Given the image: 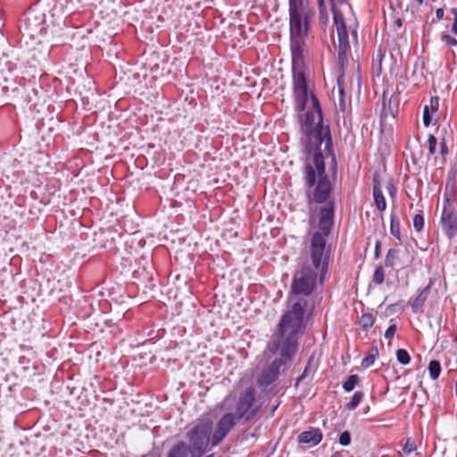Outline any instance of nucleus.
<instances>
[{
	"instance_id": "c9c22d12",
	"label": "nucleus",
	"mask_w": 457,
	"mask_h": 457,
	"mask_svg": "<svg viewBox=\"0 0 457 457\" xmlns=\"http://www.w3.org/2000/svg\"><path fill=\"white\" fill-rule=\"evenodd\" d=\"M309 369H310V362L305 367V369L303 371L302 375L297 378L296 382H295V386H297L300 384V382L302 380H303L308 376Z\"/></svg>"
},
{
	"instance_id": "6ab92c4d",
	"label": "nucleus",
	"mask_w": 457,
	"mask_h": 457,
	"mask_svg": "<svg viewBox=\"0 0 457 457\" xmlns=\"http://www.w3.org/2000/svg\"><path fill=\"white\" fill-rule=\"evenodd\" d=\"M378 355V350L377 347H371L368 354L362 359L361 366L363 368H369L374 364L376 357Z\"/></svg>"
},
{
	"instance_id": "f8f14e48",
	"label": "nucleus",
	"mask_w": 457,
	"mask_h": 457,
	"mask_svg": "<svg viewBox=\"0 0 457 457\" xmlns=\"http://www.w3.org/2000/svg\"><path fill=\"white\" fill-rule=\"evenodd\" d=\"M322 440V433L319 428H312L308 431H303L298 436V442L306 444L311 446H315Z\"/></svg>"
},
{
	"instance_id": "4be33fe9",
	"label": "nucleus",
	"mask_w": 457,
	"mask_h": 457,
	"mask_svg": "<svg viewBox=\"0 0 457 457\" xmlns=\"http://www.w3.org/2000/svg\"><path fill=\"white\" fill-rule=\"evenodd\" d=\"M360 377L356 374L350 375L348 378L343 383V388L346 392H351L353 390L355 386L359 383Z\"/></svg>"
},
{
	"instance_id": "58836bf2",
	"label": "nucleus",
	"mask_w": 457,
	"mask_h": 457,
	"mask_svg": "<svg viewBox=\"0 0 457 457\" xmlns=\"http://www.w3.org/2000/svg\"><path fill=\"white\" fill-rule=\"evenodd\" d=\"M380 249H381V243L380 241H377L375 245V250H374V255L376 258H378L380 256Z\"/></svg>"
},
{
	"instance_id": "0eeeda50",
	"label": "nucleus",
	"mask_w": 457,
	"mask_h": 457,
	"mask_svg": "<svg viewBox=\"0 0 457 457\" xmlns=\"http://www.w3.org/2000/svg\"><path fill=\"white\" fill-rule=\"evenodd\" d=\"M254 402L255 388L251 386L240 394L237 402L235 416L238 420L247 422L255 416L257 407L253 406Z\"/></svg>"
},
{
	"instance_id": "cd10ccee",
	"label": "nucleus",
	"mask_w": 457,
	"mask_h": 457,
	"mask_svg": "<svg viewBox=\"0 0 457 457\" xmlns=\"http://www.w3.org/2000/svg\"><path fill=\"white\" fill-rule=\"evenodd\" d=\"M428 153H429V154L433 155L436 153V143H437L436 137L434 135L430 134L428 136Z\"/></svg>"
},
{
	"instance_id": "6e6552de",
	"label": "nucleus",
	"mask_w": 457,
	"mask_h": 457,
	"mask_svg": "<svg viewBox=\"0 0 457 457\" xmlns=\"http://www.w3.org/2000/svg\"><path fill=\"white\" fill-rule=\"evenodd\" d=\"M22 32L30 38L42 35L45 32L44 14L36 9H29L23 19Z\"/></svg>"
},
{
	"instance_id": "a211bd4d",
	"label": "nucleus",
	"mask_w": 457,
	"mask_h": 457,
	"mask_svg": "<svg viewBox=\"0 0 457 457\" xmlns=\"http://www.w3.org/2000/svg\"><path fill=\"white\" fill-rule=\"evenodd\" d=\"M374 323L375 317L370 312L363 313L359 320V325L363 330H368L374 325Z\"/></svg>"
},
{
	"instance_id": "a878e982",
	"label": "nucleus",
	"mask_w": 457,
	"mask_h": 457,
	"mask_svg": "<svg viewBox=\"0 0 457 457\" xmlns=\"http://www.w3.org/2000/svg\"><path fill=\"white\" fill-rule=\"evenodd\" d=\"M385 280V271L382 266L376 268L373 274V282L377 285H381Z\"/></svg>"
},
{
	"instance_id": "9b49d317",
	"label": "nucleus",
	"mask_w": 457,
	"mask_h": 457,
	"mask_svg": "<svg viewBox=\"0 0 457 457\" xmlns=\"http://www.w3.org/2000/svg\"><path fill=\"white\" fill-rule=\"evenodd\" d=\"M334 203L328 202L324 207L320 208L319 228L322 236H328L334 225Z\"/></svg>"
},
{
	"instance_id": "7ed1b4c3",
	"label": "nucleus",
	"mask_w": 457,
	"mask_h": 457,
	"mask_svg": "<svg viewBox=\"0 0 457 457\" xmlns=\"http://www.w3.org/2000/svg\"><path fill=\"white\" fill-rule=\"evenodd\" d=\"M212 423L209 420H203L187 433L190 457H202L205 453L209 444L212 445Z\"/></svg>"
},
{
	"instance_id": "c756f323",
	"label": "nucleus",
	"mask_w": 457,
	"mask_h": 457,
	"mask_svg": "<svg viewBox=\"0 0 457 457\" xmlns=\"http://www.w3.org/2000/svg\"><path fill=\"white\" fill-rule=\"evenodd\" d=\"M385 54L381 48L378 50L375 62H377V71L378 74H379L382 71V60L384 58Z\"/></svg>"
},
{
	"instance_id": "393cba45",
	"label": "nucleus",
	"mask_w": 457,
	"mask_h": 457,
	"mask_svg": "<svg viewBox=\"0 0 457 457\" xmlns=\"http://www.w3.org/2000/svg\"><path fill=\"white\" fill-rule=\"evenodd\" d=\"M396 358L397 361L403 365H407L411 361L410 354L404 349H398L396 351Z\"/></svg>"
},
{
	"instance_id": "79ce46f5",
	"label": "nucleus",
	"mask_w": 457,
	"mask_h": 457,
	"mask_svg": "<svg viewBox=\"0 0 457 457\" xmlns=\"http://www.w3.org/2000/svg\"><path fill=\"white\" fill-rule=\"evenodd\" d=\"M452 31L457 35V19L453 20V23L452 25Z\"/></svg>"
},
{
	"instance_id": "5701e85b",
	"label": "nucleus",
	"mask_w": 457,
	"mask_h": 457,
	"mask_svg": "<svg viewBox=\"0 0 457 457\" xmlns=\"http://www.w3.org/2000/svg\"><path fill=\"white\" fill-rule=\"evenodd\" d=\"M399 251L395 248H390L387 251V253L385 258V266L387 268H392L395 265V261L398 256Z\"/></svg>"
},
{
	"instance_id": "c85d7f7f",
	"label": "nucleus",
	"mask_w": 457,
	"mask_h": 457,
	"mask_svg": "<svg viewBox=\"0 0 457 457\" xmlns=\"http://www.w3.org/2000/svg\"><path fill=\"white\" fill-rule=\"evenodd\" d=\"M351 443V435L348 431H344L339 436V444L343 446H347Z\"/></svg>"
},
{
	"instance_id": "39448f33",
	"label": "nucleus",
	"mask_w": 457,
	"mask_h": 457,
	"mask_svg": "<svg viewBox=\"0 0 457 457\" xmlns=\"http://www.w3.org/2000/svg\"><path fill=\"white\" fill-rule=\"evenodd\" d=\"M319 270L312 269L311 266L304 264L295 273L292 291L295 295H311L315 287L316 279Z\"/></svg>"
},
{
	"instance_id": "dca6fc26",
	"label": "nucleus",
	"mask_w": 457,
	"mask_h": 457,
	"mask_svg": "<svg viewBox=\"0 0 457 457\" xmlns=\"http://www.w3.org/2000/svg\"><path fill=\"white\" fill-rule=\"evenodd\" d=\"M188 448L184 442H179L169 452L167 457H188Z\"/></svg>"
},
{
	"instance_id": "20e7f679",
	"label": "nucleus",
	"mask_w": 457,
	"mask_h": 457,
	"mask_svg": "<svg viewBox=\"0 0 457 457\" xmlns=\"http://www.w3.org/2000/svg\"><path fill=\"white\" fill-rule=\"evenodd\" d=\"M329 249L326 247V240L320 232H315L311 239L310 254L312 268L320 271V280L327 273L329 261Z\"/></svg>"
},
{
	"instance_id": "7c9ffc66",
	"label": "nucleus",
	"mask_w": 457,
	"mask_h": 457,
	"mask_svg": "<svg viewBox=\"0 0 457 457\" xmlns=\"http://www.w3.org/2000/svg\"><path fill=\"white\" fill-rule=\"evenodd\" d=\"M423 123L426 127H428L431 124V116L429 114L428 105H426L423 110Z\"/></svg>"
},
{
	"instance_id": "a18cd8bd",
	"label": "nucleus",
	"mask_w": 457,
	"mask_h": 457,
	"mask_svg": "<svg viewBox=\"0 0 457 457\" xmlns=\"http://www.w3.org/2000/svg\"><path fill=\"white\" fill-rule=\"evenodd\" d=\"M396 25L398 27H401L402 26V20L401 19H397L396 21H395Z\"/></svg>"
},
{
	"instance_id": "c03bdc74",
	"label": "nucleus",
	"mask_w": 457,
	"mask_h": 457,
	"mask_svg": "<svg viewBox=\"0 0 457 457\" xmlns=\"http://www.w3.org/2000/svg\"><path fill=\"white\" fill-rule=\"evenodd\" d=\"M452 13L453 14L454 19H457V8L456 7L452 9Z\"/></svg>"
},
{
	"instance_id": "ea45409f",
	"label": "nucleus",
	"mask_w": 457,
	"mask_h": 457,
	"mask_svg": "<svg viewBox=\"0 0 457 457\" xmlns=\"http://www.w3.org/2000/svg\"><path fill=\"white\" fill-rule=\"evenodd\" d=\"M444 14H445V11L443 8H437L436 11V16L438 20H441L443 19L444 17Z\"/></svg>"
},
{
	"instance_id": "bb28decb",
	"label": "nucleus",
	"mask_w": 457,
	"mask_h": 457,
	"mask_svg": "<svg viewBox=\"0 0 457 457\" xmlns=\"http://www.w3.org/2000/svg\"><path fill=\"white\" fill-rule=\"evenodd\" d=\"M413 227H414V229L417 231V232H420L423 229V227H424V217L422 214L419 213V214H416L413 218Z\"/></svg>"
},
{
	"instance_id": "8fccbe9b",
	"label": "nucleus",
	"mask_w": 457,
	"mask_h": 457,
	"mask_svg": "<svg viewBox=\"0 0 457 457\" xmlns=\"http://www.w3.org/2000/svg\"><path fill=\"white\" fill-rule=\"evenodd\" d=\"M205 457H213V454L207 455Z\"/></svg>"
},
{
	"instance_id": "1a4fd4ad",
	"label": "nucleus",
	"mask_w": 457,
	"mask_h": 457,
	"mask_svg": "<svg viewBox=\"0 0 457 457\" xmlns=\"http://www.w3.org/2000/svg\"><path fill=\"white\" fill-rule=\"evenodd\" d=\"M237 417L232 412L224 414L217 422L212 436V446L218 445L235 427Z\"/></svg>"
},
{
	"instance_id": "ddd939ff",
	"label": "nucleus",
	"mask_w": 457,
	"mask_h": 457,
	"mask_svg": "<svg viewBox=\"0 0 457 457\" xmlns=\"http://www.w3.org/2000/svg\"><path fill=\"white\" fill-rule=\"evenodd\" d=\"M432 285L433 282L430 281L427 287H425L421 291H420L417 297L411 303V310L414 313H417L421 310L426 300L428 299Z\"/></svg>"
},
{
	"instance_id": "4c0bfd02",
	"label": "nucleus",
	"mask_w": 457,
	"mask_h": 457,
	"mask_svg": "<svg viewBox=\"0 0 457 457\" xmlns=\"http://www.w3.org/2000/svg\"><path fill=\"white\" fill-rule=\"evenodd\" d=\"M451 194L452 193L445 192V195H444V198H445L444 205L446 204L447 206H452Z\"/></svg>"
},
{
	"instance_id": "9d476101",
	"label": "nucleus",
	"mask_w": 457,
	"mask_h": 457,
	"mask_svg": "<svg viewBox=\"0 0 457 457\" xmlns=\"http://www.w3.org/2000/svg\"><path fill=\"white\" fill-rule=\"evenodd\" d=\"M441 225L445 235L452 239L457 234V212L453 206L445 204L442 215Z\"/></svg>"
},
{
	"instance_id": "f704fd0d",
	"label": "nucleus",
	"mask_w": 457,
	"mask_h": 457,
	"mask_svg": "<svg viewBox=\"0 0 457 457\" xmlns=\"http://www.w3.org/2000/svg\"><path fill=\"white\" fill-rule=\"evenodd\" d=\"M416 449V445L414 443L410 442V439L407 440L406 444L403 445V451L406 454H410Z\"/></svg>"
},
{
	"instance_id": "2eb2a0df",
	"label": "nucleus",
	"mask_w": 457,
	"mask_h": 457,
	"mask_svg": "<svg viewBox=\"0 0 457 457\" xmlns=\"http://www.w3.org/2000/svg\"><path fill=\"white\" fill-rule=\"evenodd\" d=\"M397 113V101L396 99H393V96H391L388 100L387 105L386 104V102L383 103V108L381 110V117L386 118L388 115H391L392 117H395Z\"/></svg>"
},
{
	"instance_id": "de8ad7c7",
	"label": "nucleus",
	"mask_w": 457,
	"mask_h": 457,
	"mask_svg": "<svg viewBox=\"0 0 457 457\" xmlns=\"http://www.w3.org/2000/svg\"><path fill=\"white\" fill-rule=\"evenodd\" d=\"M352 34H353V37H354V39H357V31L353 30L352 32Z\"/></svg>"
},
{
	"instance_id": "e433bc0d",
	"label": "nucleus",
	"mask_w": 457,
	"mask_h": 457,
	"mask_svg": "<svg viewBox=\"0 0 457 457\" xmlns=\"http://www.w3.org/2000/svg\"><path fill=\"white\" fill-rule=\"evenodd\" d=\"M440 152L443 156L448 154V148L445 139H443L442 142L440 143Z\"/></svg>"
},
{
	"instance_id": "aec40b11",
	"label": "nucleus",
	"mask_w": 457,
	"mask_h": 457,
	"mask_svg": "<svg viewBox=\"0 0 457 457\" xmlns=\"http://www.w3.org/2000/svg\"><path fill=\"white\" fill-rule=\"evenodd\" d=\"M363 397L364 394L361 391H356L352 396L350 402L345 404V409L348 411L355 410L362 401Z\"/></svg>"
},
{
	"instance_id": "f03ea898",
	"label": "nucleus",
	"mask_w": 457,
	"mask_h": 457,
	"mask_svg": "<svg viewBox=\"0 0 457 457\" xmlns=\"http://www.w3.org/2000/svg\"><path fill=\"white\" fill-rule=\"evenodd\" d=\"M307 301L299 298L280 319L278 334L269 341L264 352L265 364L259 374V387L272 392L280 373L290 366L298 351L299 335L303 331V316Z\"/></svg>"
},
{
	"instance_id": "f257e3e1",
	"label": "nucleus",
	"mask_w": 457,
	"mask_h": 457,
	"mask_svg": "<svg viewBox=\"0 0 457 457\" xmlns=\"http://www.w3.org/2000/svg\"><path fill=\"white\" fill-rule=\"evenodd\" d=\"M290 49L292 55L293 91L295 109L303 112L310 107L301 118L303 134L302 142L307 154L303 171V180H329L325 172L324 158H331V169L337 171V158L333 153V143L328 125L323 122V115L317 96L309 93L303 72V59L308 32L307 15L303 0H289Z\"/></svg>"
},
{
	"instance_id": "423d86ee",
	"label": "nucleus",
	"mask_w": 457,
	"mask_h": 457,
	"mask_svg": "<svg viewBox=\"0 0 457 457\" xmlns=\"http://www.w3.org/2000/svg\"><path fill=\"white\" fill-rule=\"evenodd\" d=\"M333 20L338 37L337 62L341 70L347 62V54L350 51L349 36L343 13L333 6Z\"/></svg>"
},
{
	"instance_id": "2f4dec72",
	"label": "nucleus",
	"mask_w": 457,
	"mask_h": 457,
	"mask_svg": "<svg viewBox=\"0 0 457 457\" xmlns=\"http://www.w3.org/2000/svg\"><path fill=\"white\" fill-rule=\"evenodd\" d=\"M429 110H431L432 112H435L438 110V107H439V98L437 96H432L430 98V103H429Z\"/></svg>"
},
{
	"instance_id": "37998d69",
	"label": "nucleus",
	"mask_w": 457,
	"mask_h": 457,
	"mask_svg": "<svg viewBox=\"0 0 457 457\" xmlns=\"http://www.w3.org/2000/svg\"><path fill=\"white\" fill-rule=\"evenodd\" d=\"M318 4H319V8L321 11L322 8H324V0H318Z\"/></svg>"
},
{
	"instance_id": "a19ab883",
	"label": "nucleus",
	"mask_w": 457,
	"mask_h": 457,
	"mask_svg": "<svg viewBox=\"0 0 457 457\" xmlns=\"http://www.w3.org/2000/svg\"><path fill=\"white\" fill-rule=\"evenodd\" d=\"M388 190H389V194H390V195H391L392 197H394V196H395V187H394L393 185H391V184H390V185L388 186Z\"/></svg>"
},
{
	"instance_id": "09e8293b",
	"label": "nucleus",
	"mask_w": 457,
	"mask_h": 457,
	"mask_svg": "<svg viewBox=\"0 0 457 457\" xmlns=\"http://www.w3.org/2000/svg\"><path fill=\"white\" fill-rule=\"evenodd\" d=\"M419 5L423 4L424 0H415Z\"/></svg>"
},
{
	"instance_id": "4468645a",
	"label": "nucleus",
	"mask_w": 457,
	"mask_h": 457,
	"mask_svg": "<svg viewBox=\"0 0 457 457\" xmlns=\"http://www.w3.org/2000/svg\"><path fill=\"white\" fill-rule=\"evenodd\" d=\"M373 197L377 209L383 212L386 208V199L383 195L379 183L375 179L373 185Z\"/></svg>"
},
{
	"instance_id": "b1692460",
	"label": "nucleus",
	"mask_w": 457,
	"mask_h": 457,
	"mask_svg": "<svg viewBox=\"0 0 457 457\" xmlns=\"http://www.w3.org/2000/svg\"><path fill=\"white\" fill-rule=\"evenodd\" d=\"M455 176H456V170H452L451 172H449L445 192L453 193V190L455 187Z\"/></svg>"
},
{
	"instance_id": "72a5a7b5",
	"label": "nucleus",
	"mask_w": 457,
	"mask_h": 457,
	"mask_svg": "<svg viewBox=\"0 0 457 457\" xmlns=\"http://www.w3.org/2000/svg\"><path fill=\"white\" fill-rule=\"evenodd\" d=\"M442 40L448 46H454L457 45V39L448 34L442 36Z\"/></svg>"
},
{
	"instance_id": "49530a36",
	"label": "nucleus",
	"mask_w": 457,
	"mask_h": 457,
	"mask_svg": "<svg viewBox=\"0 0 457 457\" xmlns=\"http://www.w3.org/2000/svg\"><path fill=\"white\" fill-rule=\"evenodd\" d=\"M338 85H339V92H340L341 95H343V89L340 87V78H338Z\"/></svg>"
},
{
	"instance_id": "f3484780",
	"label": "nucleus",
	"mask_w": 457,
	"mask_h": 457,
	"mask_svg": "<svg viewBox=\"0 0 457 457\" xmlns=\"http://www.w3.org/2000/svg\"><path fill=\"white\" fill-rule=\"evenodd\" d=\"M390 220H390V232L396 239H398L400 241L401 240L400 220H399L398 217L395 214H394L393 212L391 213Z\"/></svg>"
},
{
	"instance_id": "412c9836",
	"label": "nucleus",
	"mask_w": 457,
	"mask_h": 457,
	"mask_svg": "<svg viewBox=\"0 0 457 457\" xmlns=\"http://www.w3.org/2000/svg\"><path fill=\"white\" fill-rule=\"evenodd\" d=\"M428 372L429 377L436 380L438 378L440 372H441V364L438 361H431L428 364Z\"/></svg>"
},
{
	"instance_id": "473e14b6",
	"label": "nucleus",
	"mask_w": 457,
	"mask_h": 457,
	"mask_svg": "<svg viewBox=\"0 0 457 457\" xmlns=\"http://www.w3.org/2000/svg\"><path fill=\"white\" fill-rule=\"evenodd\" d=\"M397 327L395 324L390 325L385 332V337L386 339H392L396 332Z\"/></svg>"
}]
</instances>
